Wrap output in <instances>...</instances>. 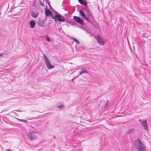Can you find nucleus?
Instances as JSON below:
<instances>
[{
	"mask_svg": "<svg viewBox=\"0 0 151 151\" xmlns=\"http://www.w3.org/2000/svg\"><path fill=\"white\" fill-rule=\"evenodd\" d=\"M135 145L138 151H146V149L141 140L137 139L135 142Z\"/></svg>",
	"mask_w": 151,
	"mask_h": 151,
	"instance_id": "nucleus-1",
	"label": "nucleus"
},
{
	"mask_svg": "<svg viewBox=\"0 0 151 151\" xmlns=\"http://www.w3.org/2000/svg\"><path fill=\"white\" fill-rule=\"evenodd\" d=\"M79 14L85 19L88 22L90 21L89 18L90 17L92 16L91 14L92 13L91 11L89 10H87L86 16L82 10H79Z\"/></svg>",
	"mask_w": 151,
	"mask_h": 151,
	"instance_id": "nucleus-2",
	"label": "nucleus"
},
{
	"mask_svg": "<svg viewBox=\"0 0 151 151\" xmlns=\"http://www.w3.org/2000/svg\"><path fill=\"white\" fill-rule=\"evenodd\" d=\"M43 58L45 61L46 66L48 69H51L54 68V66L51 64V62L48 58L44 54L43 55Z\"/></svg>",
	"mask_w": 151,
	"mask_h": 151,
	"instance_id": "nucleus-3",
	"label": "nucleus"
},
{
	"mask_svg": "<svg viewBox=\"0 0 151 151\" xmlns=\"http://www.w3.org/2000/svg\"><path fill=\"white\" fill-rule=\"evenodd\" d=\"M27 136L29 139L31 140H33L37 138V134L34 133L29 132L27 133Z\"/></svg>",
	"mask_w": 151,
	"mask_h": 151,
	"instance_id": "nucleus-4",
	"label": "nucleus"
},
{
	"mask_svg": "<svg viewBox=\"0 0 151 151\" xmlns=\"http://www.w3.org/2000/svg\"><path fill=\"white\" fill-rule=\"evenodd\" d=\"M52 18L55 21L57 20L60 22H63L65 21L64 19L58 15H55L54 16H52Z\"/></svg>",
	"mask_w": 151,
	"mask_h": 151,
	"instance_id": "nucleus-5",
	"label": "nucleus"
},
{
	"mask_svg": "<svg viewBox=\"0 0 151 151\" xmlns=\"http://www.w3.org/2000/svg\"><path fill=\"white\" fill-rule=\"evenodd\" d=\"M73 18L77 22L80 24L81 25L83 24L84 22L83 19L79 17L76 16H73Z\"/></svg>",
	"mask_w": 151,
	"mask_h": 151,
	"instance_id": "nucleus-6",
	"label": "nucleus"
},
{
	"mask_svg": "<svg viewBox=\"0 0 151 151\" xmlns=\"http://www.w3.org/2000/svg\"><path fill=\"white\" fill-rule=\"evenodd\" d=\"M139 121L144 127V128L147 130H148V125L146 121L145 120H141L140 119H139Z\"/></svg>",
	"mask_w": 151,
	"mask_h": 151,
	"instance_id": "nucleus-7",
	"label": "nucleus"
},
{
	"mask_svg": "<svg viewBox=\"0 0 151 151\" xmlns=\"http://www.w3.org/2000/svg\"><path fill=\"white\" fill-rule=\"evenodd\" d=\"M97 40L98 42L101 45H104V42L103 39L99 35H98L97 37Z\"/></svg>",
	"mask_w": 151,
	"mask_h": 151,
	"instance_id": "nucleus-8",
	"label": "nucleus"
},
{
	"mask_svg": "<svg viewBox=\"0 0 151 151\" xmlns=\"http://www.w3.org/2000/svg\"><path fill=\"white\" fill-rule=\"evenodd\" d=\"M45 14L46 15L49 16H53V14L48 9H47L45 11Z\"/></svg>",
	"mask_w": 151,
	"mask_h": 151,
	"instance_id": "nucleus-9",
	"label": "nucleus"
},
{
	"mask_svg": "<svg viewBox=\"0 0 151 151\" xmlns=\"http://www.w3.org/2000/svg\"><path fill=\"white\" fill-rule=\"evenodd\" d=\"M38 14V13L36 11H33L32 13V16L34 18H37Z\"/></svg>",
	"mask_w": 151,
	"mask_h": 151,
	"instance_id": "nucleus-10",
	"label": "nucleus"
},
{
	"mask_svg": "<svg viewBox=\"0 0 151 151\" xmlns=\"http://www.w3.org/2000/svg\"><path fill=\"white\" fill-rule=\"evenodd\" d=\"M29 24L30 25L31 28H33L35 27V23L34 21L32 20L29 22Z\"/></svg>",
	"mask_w": 151,
	"mask_h": 151,
	"instance_id": "nucleus-11",
	"label": "nucleus"
},
{
	"mask_svg": "<svg viewBox=\"0 0 151 151\" xmlns=\"http://www.w3.org/2000/svg\"><path fill=\"white\" fill-rule=\"evenodd\" d=\"M87 71L86 69L83 68L81 69V71L79 72V74L81 75L83 73H87Z\"/></svg>",
	"mask_w": 151,
	"mask_h": 151,
	"instance_id": "nucleus-12",
	"label": "nucleus"
},
{
	"mask_svg": "<svg viewBox=\"0 0 151 151\" xmlns=\"http://www.w3.org/2000/svg\"><path fill=\"white\" fill-rule=\"evenodd\" d=\"M78 1L81 4L84 6H86L87 4V2L85 0H79Z\"/></svg>",
	"mask_w": 151,
	"mask_h": 151,
	"instance_id": "nucleus-13",
	"label": "nucleus"
},
{
	"mask_svg": "<svg viewBox=\"0 0 151 151\" xmlns=\"http://www.w3.org/2000/svg\"><path fill=\"white\" fill-rule=\"evenodd\" d=\"M39 25L42 27H44L45 26V24L43 21H40L39 22Z\"/></svg>",
	"mask_w": 151,
	"mask_h": 151,
	"instance_id": "nucleus-14",
	"label": "nucleus"
},
{
	"mask_svg": "<svg viewBox=\"0 0 151 151\" xmlns=\"http://www.w3.org/2000/svg\"><path fill=\"white\" fill-rule=\"evenodd\" d=\"M45 38L47 41L50 42V40L49 37L47 36H45Z\"/></svg>",
	"mask_w": 151,
	"mask_h": 151,
	"instance_id": "nucleus-15",
	"label": "nucleus"
},
{
	"mask_svg": "<svg viewBox=\"0 0 151 151\" xmlns=\"http://www.w3.org/2000/svg\"><path fill=\"white\" fill-rule=\"evenodd\" d=\"M71 38L73 40L76 42L78 44H79V42L78 40H77L74 37H71Z\"/></svg>",
	"mask_w": 151,
	"mask_h": 151,
	"instance_id": "nucleus-16",
	"label": "nucleus"
},
{
	"mask_svg": "<svg viewBox=\"0 0 151 151\" xmlns=\"http://www.w3.org/2000/svg\"><path fill=\"white\" fill-rule=\"evenodd\" d=\"M64 107V106L63 105H59L58 106V107L59 108H63Z\"/></svg>",
	"mask_w": 151,
	"mask_h": 151,
	"instance_id": "nucleus-17",
	"label": "nucleus"
},
{
	"mask_svg": "<svg viewBox=\"0 0 151 151\" xmlns=\"http://www.w3.org/2000/svg\"><path fill=\"white\" fill-rule=\"evenodd\" d=\"M3 57V55L1 54H0V57Z\"/></svg>",
	"mask_w": 151,
	"mask_h": 151,
	"instance_id": "nucleus-18",
	"label": "nucleus"
},
{
	"mask_svg": "<svg viewBox=\"0 0 151 151\" xmlns=\"http://www.w3.org/2000/svg\"><path fill=\"white\" fill-rule=\"evenodd\" d=\"M40 3H41V4L42 5L44 6V4H42V2H40Z\"/></svg>",
	"mask_w": 151,
	"mask_h": 151,
	"instance_id": "nucleus-19",
	"label": "nucleus"
},
{
	"mask_svg": "<svg viewBox=\"0 0 151 151\" xmlns=\"http://www.w3.org/2000/svg\"><path fill=\"white\" fill-rule=\"evenodd\" d=\"M21 120V121H25V120H23V119H22V120Z\"/></svg>",
	"mask_w": 151,
	"mask_h": 151,
	"instance_id": "nucleus-20",
	"label": "nucleus"
},
{
	"mask_svg": "<svg viewBox=\"0 0 151 151\" xmlns=\"http://www.w3.org/2000/svg\"><path fill=\"white\" fill-rule=\"evenodd\" d=\"M79 0H78V1H79Z\"/></svg>",
	"mask_w": 151,
	"mask_h": 151,
	"instance_id": "nucleus-21",
	"label": "nucleus"
}]
</instances>
